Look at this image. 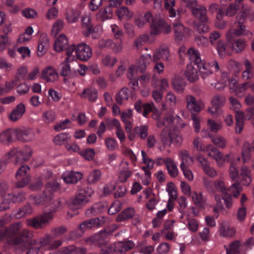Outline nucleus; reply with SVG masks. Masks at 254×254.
Here are the masks:
<instances>
[{"label":"nucleus","instance_id":"obj_35","mask_svg":"<svg viewBox=\"0 0 254 254\" xmlns=\"http://www.w3.org/2000/svg\"><path fill=\"white\" fill-rule=\"evenodd\" d=\"M225 102V98L223 96L216 95L211 101L212 105L214 109V111L211 110H207V112L212 114L213 116H218V109L222 106Z\"/></svg>","mask_w":254,"mask_h":254},{"label":"nucleus","instance_id":"obj_8","mask_svg":"<svg viewBox=\"0 0 254 254\" xmlns=\"http://www.w3.org/2000/svg\"><path fill=\"white\" fill-rule=\"evenodd\" d=\"M245 36L251 39L253 33L247 27L242 24H239L236 29H230L226 33V37L228 41L232 40L235 37Z\"/></svg>","mask_w":254,"mask_h":254},{"label":"nucleus","instance_id":"obj_13","mask_svg":"<svg viewBox=\"0 0 254 254\" xmlns=\"http://www.w3.org/2000/svg\"><path fill=\"white\" fill-rule=\"evenodd\" d=\"M15 140L22 142L31 141L34 137V133L29 128L21 127L14 129Z\"/></svg>","mask_w":254,"mask_h":254},{"label":"nucleus","instance_id":"obj_3","mask_svg":"<svg viewBox=\"0 0 254 254\" xmlns=\"http://www.w3.org/2000/svg\"><path fill=\"white\" fill-rule=\"evenodd\" d=\"M7 186L5 184H0V195L2 197L1 202L0 203V211H4L8 209L12 203L22 201L25 199L23 193H19L17 194L7 193Z\"/></svg>","mask_w":254,"mask_h":254},{"label":"nucleus","instance_id":"obj_16","mask_svg":"<svg viewBox=\"0 0 254 254\" xmlns=\"http://www.w3.org/2000/svg\"><path fill=\"white\" fill-rule=\"evenodd\" d=\"M105 221L106 218L104 217L90 219L83 222L79 226V228L82 231H85L93 228L99 227L103 225Z\"/></svg>","mask_w":254,"mask_h":254},{"label":"nucleus","instance_id":"obj_47","mask_svg":"<svg viewBox=\"0 0 254 254\" xmlns=\"http://www.w3.org/2000/svg\"><path fill=\"white\" fill-rule=\"evenodd\" d=\"M97 14L102 21L111 18L113 16V10L111 6H108L103 9H101L98 12Z\"/></svg>","mask_w":254,"mask_h":254},{"label":"nucleus","instance_id":"obj_56","mask_svg":"<svg viewBox=\"0 0 254 254\" xmlns=\"http://www.w3.org/2000/svg\"><path fill=\"white\" fill-rule=\"evenodd\" d=\"M193 144L198 153H205L206 145L203 138L195 137L193 140Z\"/></svg>","mask_w":254,"mask_h":254},{"label":"nucleus","instance_id":"obj_61","mask_svg":"<svg viewBox=\"0 0 254 254\" xmlns=\"http://www.w3.org/2000/svg\"><path fill=\"white\" fill-rule=\"evenodd\" d=\"M70 138V135L68 133H62L56 135L53 141L57 145H62L68 141Z\"/></svg>","mask_w":254,"mask_h":254},{"label":"nucleus","instance_id":"obj_63","mask_svg":"<svg viewBox=\"0 0 254 254\" xmlns=\"http://www.w3.org/2000/svg\"><path fill=\"white\" fill-rule=\"evenodd\" d=\"M228 190L231 193V195L235 198H238L241 192L242 191V187L239 183H234L231 186Z\"/></svg>","mask_w":254,"mask_h":254},{"label":"nucleus","instance_id":"obj_37","mask_svg":"<svg viewBox=\"0 0 254 254\" xmlns=\"http://www.w3.org/2000/svg\"><path fill=\"white\" fill-rule=\"evenodd\" d=\"M128 163L126 161H122L121 166L122 168L119 174V179L121 182H126L132 175V172L128 170Z\"/></svg>","mask_w":254,"mask_h":254},{"label":"nucleus","instance_id":"obj_36","mask_svg":"<svg viewBox=\"0 0 254 254\" xmlns=\"http://www.w3.org/2000/svg\"><path fill=\"white\" fill-rule=\"evenodd\" d=\"M153 61V57L150 54L141 55L137 62L138 67L140 72H143L148 65Z\"/></svg>","mask_w":254,"mask_h":254},{"label":"nucleus","instance_id":"obj_25","mask_svg":"<svg viewBox=\"0 0 254 254\" xmlns=\"http://www.w3.org/2000/svg\"><path fill=\"white\" fill-rule=\"evenodd\" d=\"M81 12L76 8H67L65 12V18L69 23H74L77 22L80 16Z\"/></svg>","mask_w":254,"mask_h":254},{"label":"nucleus","instance_id":"obj_15","mask_svg":"<svg viewBox=\"0 0 254 254\" xmlns=\"http://www.w3.org/2000/svg\"><path fill=\"white\" fill-rule=\"evenodd\" d=\"M75 55L81 61H86L90 59L92 55L91 48L85 43H80L76 48Z\"/></svg>","mask_w":254,"mask_h":254},{"label":"nucleus","instance_id":"obj_54","mask_svg":"<svg viewBox=\"0 0 254 254\" xmlns=\"http://www.w3.org/2000/svg\"><path fill=\"white\" fill-rule=\"evenodd\" d=\"M234 158V156L233 154L230 157V161H228L231 163V165L229 168V177L230 178L233 180H237L239 177V174L238 170L236 167L235 165V162L232 159Z\"/></svg>","mask_w":254,"mask_h":254},{"label":"nucleus","instance_id":"obj_26","mask_svg":"<svg viewBox=\"0 0 254 254\" xmlns=\"http://www.w3.org/2000/svg\"><path fill=\"white\" fill-rule=\"evenodd\" d=\"M113 245L117 252V254H126L127 251L132 249L134 246V243L130 240L119 242Z\"/></svg>","mask_w":254,"mask_h":254},{"label":"nucleus","instance_id":"obj_30","mask_svg":"<svg viewBox=\"0 0 254 254\" xmlns=\"http://www.w3.org/2000/svg\"><path fill=\"white\" fill-rule=\"evenodd\" d=\"M227 43H224L222 41H219L217 46V50L218 54L221 57H223L226 55H231V41H228L227 39Z\"/></svg>","mask_w":254,"mask_h":254},{"label":"nucleus","instance_id":"obj_40","mask_svg":"<svg viewBox=\"0 0 254 254\" xmlns=\"http://www.w3.org/2000/svg\"><path fill=\"white\" fill-rule=\"evenodd\" d=\"M14 129H7L0 133V142L6 143L15 140Z\"/></svg>","mask_w":254,"mask_h":254},{"label":"nucleus","instance_id":"obj_31","mask_svg":"<svg viewBox=\"0 0 254 254\" xmlns=\"http://www.w3.org/2000/svg\"><path fill=\"white\" fill-rule=\"evenodd\" d=\"M25 112V107L22 103L19 104L8 115L9 119L12 122L19 120Z\"/></svg>","mask_w":254,"mask_h":254},{"label":"nucleus","instance_id":"obj_19","mask_svg":"<svg viewBox=\"0 0 254 254\" xmlns=\"http://www.w3.org/2000/svg\"><path fill=\"white\" fill-rule=\"evenodd\" d=\"M83 177V174L80 172L70 171L64 172L62 175V179L67 184L77 183Z\"/></svg>","mask_w":254,"mask_h":254},{"label":"nucleus","instance_id":"obj_57","mask_svg":"<svg viewBox=\"0 0 254 254\" xmlns=\"http://www.w3.org/2000/svg\"><path fill=\"white\" fill-rule=\"evenodd\" d=\"M102 32V28L101 25H96L93 28L89 27L88 28V30L85 33V35L86 36H88L89 35L91 34L93 38H97Z\"/></svg>","mask_w":254,"mask_h":254},{"label":"nucleus","instance_id":"obj_17","mask_svg":"<svg viewBox=\"0 0 254 254\" xmlns=\"http://www.w3.org/2000/svg\"><path fill=\"white\" fill-rule=\"evenodd\" d=\"M249 83L245 82L243 84H237L235 79H231L229 82L230 90L239 97H242L243 93L248 88Z\"/></svg>","mask_w":254,"mask_h":254},{"label":"nucleus","instance_id":"obj_28","mask_svg":"<svg viewBox=\"0 0 254 254\" xmlns=\"http://www.w3.org/2000/svg\"><path fill=\"white\" fill-rule=\"evenodd\" d=\"M170 56L168 48L167 47H160L156 49L153 55V62L159 60L167 61Z\"/></svg>","mask_w":254,"mask_h":254},{"label":"nucleus","instance_id":"obj_53","mask_svg":"<svg viewBox=\"0 0 254 254\" xmlns=\"http://www.w3.org/2000/svg\"><path fill=\"white\" fill-rule=\"evenodd\" d=\"M117 62V59L116 58L108 54L103 55L101 60L102 64L109 67H113Z\"/></svg>","mask_w":254,"mask_h":254},{"label":"nucleus","instance_id":"obj_43","mask_svg":"<svg viewBox=\"0 0 254 254\" xmlns=\"http://www.w3.org/2000/svg\"><path fill=\"white\" fill-rule=\"evenodd\" d=\"M135 214L134 209L133 208H127L119 214L116 218L118 222H122L131 218Z\"/></svg>","mask_w":254,"mask_h":254},{"label":"nucleus","instance_id":"obj_39","mask_svg":"<svg viewBox=\"0 0 254 254\" xmlns=\"http://www.w3.org/2000/svg\"><path fill=\"white\" fill-rule=\"evenodd\" d=\"M68 44V40L65 35H60L56 40L54 44V49L58 52H61L66 48Z\"/></svg>","mask_w":254,"mask_h":254},{"label":"nucleus","instance_id":"obj_2","mask_svg":"<svg viewBox=\"0 0 254 254\" xmlns=\"http://www.w3.org/2000/svg\"><path fill=\"white\" fill-rule=\"evenodd\" d=\"M134 22L136 26L139 27H143L147 22L152 24L150 26L151 35H157L161 32L168 33L171 31V27L165 22L163 19L154 20L153 15L150 11L147 12L143 16L138 14L134 17Z\"/></svg>","mask_w":254,"mask_h":254},{"label":"nucleus","instance_id":"obj_51","mask_svg":"<svg viewBox=\"0 0 254 254\" xmlns=\"http://www.w3.org/2000/svg\"><path fill=\"white\" fill-rule=\"evenodd\" d=\"M241 247L242 246L239 241H235L229 245L226 249V253L227 254H244L240 253Z\"/></svg>","mask_w":254,"mask_h":254},{"label":"nucleus","instance_id":"obj_50","mask_svg":"<svg viewBox=\"0 0 254 254\" xmlns=\"http://www.w3.org/2000/svg\"><path fill=\"white\" fill-rule=\"evenodd\" d=\"M172 85L174 90L178 92H183L185 88V84L182 79L178 75H175L172 79Z\"/></svg>","mask_w":254,"mask_h":254},{"label":"nucleus","instance_id":"obj_4","mask_svg":"<svg viewBox=\"0 0 254 254\" xmlns=\"http://www.w3.org/2000/svg\"><path fill=\"white\" fill-rule=\"evenodd\" d=\"M32 151L29 146H25L21 149L13 148L7 154L6 157H15V164H20L27 161L31 157Z\"/></svg>","mask_w":254,"mask_h":254},{"label":"nucleus","instance_id":"obj_60","mask_svg":"<svg viewBox=\"0 0 254 254\" xmlns=\"http://www.w3.org/2000/svg\"><path fill=\"white\" fill-rule=\"evenodd\" d=\"M148 127L145 125H140L135 127L133 129L135 134L142 139H145L147 136Z\"/></svg>","mask_w":254,"mask_h":254},{"label":"nucleus","instance_id":"obj_33","mask_svg":"<svg viewBox=\"0 0 254 254\" xmlns=\"http://www.w3.org/2000/svg\"><path fill=\"white\" fill-rule=\"evenodd\" d=\"M243 0H235L234 2L231 3L226 10L225 15L228 16L235 15L238 10L244 7Z\"/></svg>","mask_w":254,"mask_h":254},{"label":"nucleus","instance_id":"obj_45","mask_svg":"<svg viewBox=\"0 0 254 254\" xmlns=\"http://www.w3.org/2000/svg\"><path fill=\"white\" fill-rule=\"evenodd\" d=\"M167 163V164L166 165V167L168 170V174L171 177L176 178L179 173L177 164L172 158H170L169 161Z\"/></svg>","mask_w":254,"mask_h":254},{"label":"nucleus","instance_id":"obj_6","mask_svg":"<svg viewBox=\"0 0 254 254\" xmlns=\"http://www.w3.org/2000/svg\"><path fill=\"white\" fill-rule=\"evenodd\" d=\"M53 218V215L50 212L39 217L27 220L26 224L35 229L41 228L45 227Z\"/></svg>","mask_w":254,"mask_h":254},{"label":"nucleus","instance_id":"obj_11","mask_svg":"<svg viewBox=\"0 0 254 254\" xmlns=\"http://www.w3.org/2000/svg\"><path fill=\"white\" fill-rule=\"evenodd\" d=\"M22 227L21 223L17 222L6 228L4 230L5 242L9 245H12L10 240L17 238V235L19 234Z\"/></svg>","mask_w":254,"mask_h":254},{"label":"nucleus","instance_id":"obj_58","mask_svg":"<svg viewBox=\"0 0 254 254\" xmlns=\"http://www.w3.org/2000/svg\"><path fill=\"white\" fill-rule=\"evenodd\" d=\"M139 70L138 66L135 64L130 65L127 70V76L129 79H138V71Z\"/></svg>","mask_w":254,"mask_h":254},{"label":"nucleus","instance_id":"obj_55","mask_svg":"<svg viewBox=\"0 0 254 254\" xmlns=\"http://www.w3.org/2000/svg\"><path fill=\"white\" fill-rule=\"evenodd\" d=\"M222 127V123L220 121H216L212 120L207 121V129L210 131L216 133Z\"/></svg>","mask_w":254,"mask_h":254},{"label":"nucleus","instance_id":"obj_27","mask_svg":"<svg viewBox=\"0 0 254 254\" xmlns=\"http://www.w3.org/2000/svg\"><path fill=\"white\" fill-rule=\"evenodd\" d=\"M190 8L196 21L201 22L206 21V9L204 6L196 4L194 7Z\"/></svg>","mask_w":254,"mask_h":254},{"label":"nucleus","instance_id":"obj_9","mask_svg":"<svg viewBox=\"0 0 254 254\" xmlns=\"http://www.w3.org/2000/svg\"><path fill=\"white\" fill-rule=\"evenodd\" d=\"M93 190L88 187L78 190L73 203L75 205H82L89 201V197L93 193Z\"/></svg>","mask_w":254,"mask_h":254},{"label":"nucleus","instance_id":"obj_22","mask_svg":"<svg viewBox=\"0 0 254 254\" xmlns=\"http://www.w3.org/2000/svg\"><path fill=\"white\" fill-rule=\"evenodd\" d=\"M173 124L169 127H165L161 134V141L162 142L164 147H159L161 151L164 150L166 146H170L171 145V140L172 137L173 132L170 130V128L172 127Z\"/></svg>","mask_w":254,"mask_h":254},{"label":"nucleus","instance_id":"obj_59","mask_svg":"<svg viewBox=\"0 0 254 254\" xmlns=\"http://www.w3.org/2000/svg\"><path fill=\"white\" fill-rule=\"evenodd\" d=\"M49 202L48 205H50V208L53 212L60 210L62 209L65 203V201L64 199H58L53 201L52 202Z\"/></svg>","mask_w":254,"mask_h":254},{"label":"nucleus","instance_id":"obj_29","mask_svg":"<svg viewBox=\"0 0 254 254\" xmlns=\"http://www.w3.org/2000/svg\"><path fill=\"white\" fill-rule=\"evenodd\" d=\"M49 38L46 34L41 35L37 46V55L39 57L43 56L49 47Z\"/></svg>","mask_w":254,"mask_h":254},{"label":"nucleus","instance_id":"obj_48","mask_svg":"<svg viewBox=\"0 0 254 254\" xmlns=\"http://www.w3.org/2000/svg\"><path fill=\"white\" fill-rule=\"evenodd\" d=\"M86 250L82 247L76 248L73 246L65 247L62 250L63 254H84Z\"/></svg>","mask_w":254,"mask_h":254},{"label":"nucleus","instance_id":"obj_46","mask_svg":"<svg viewBox=\"0 0 254 254\" xmlns=\"http://www.w3.org/2000/svg\"><path fill=\"white\" fill-rule=\"evenodd\" d=\"M116 14L120 19H125L128 20L133 16L132 12L130 11L127 7L124 6L118 9L116 11Z\"/></svg>","mask_w":254,"mask_h":254},{"label":"nucleus","instance_id":"obj_52","mask_svg":"<svg viewBox=\"0 0 254 254\" xmlns=\"http://www.w3.org/2000/svg\"><path fill=\"white\" fill-rule=\"evenodd\" d=\"M164 7L168 12L169 16L175 17L176 15V11L174 8L175 5V0H164Z\"/></svg>","mask_w":254,"mask_h":254},{"label":"nucleus","instance_id":"obj_14","mask_svg":"<svg viewBox=\"0 0 254 254\" xmlns=\"http://www.w3.org/2000/svg\"><path fill=\"white\" fill-rule=\"evenodd\" d=\"M187 109L192 113L199 112L204 107V105L200 100H196V98L191 95H188L186 97Z\"/></svg>","mask_w":254,"mask_h":254},{"label":"nucleus","instance_id":"obj_18","mask_svg":"<svg viewBox=\"0 0 254 254\" xmlns=\"http://www.w3.org/2000/svg\"><path fill=\"white\" fill-rule=\"evenodd\" d=\"M42 78L47 82H53L58 79V74L57 70L51 66L44 68L41 73Z\"/></svg>","mask_w":254,"mask_h":254},{"label":"nucleus","instance_id":"obj_10","mask_svg":"<svg viewBox=\"0 0 254 254\" xmlns=\"http://www.w3.org/2000/svg\"><path fill=\"white\" fill-rule=\"evenodd\" d=\"M173 115L174 111L173 110H171L166 114L164 119L163 121L159 120V119L160 117V114L158 111L157 110L153 112L152 118L154 119L157 120L156 123L157 126L158 127L162 128L164 126L165 127H169L173 124L174 120Z\"/></svg>","mask_w":254,"mask_h":254},{"label":"nucleus","instance_id":"obj_34","mask_svg":"<svg viewBox=\"0 0 254 254\" xmlns=\"http://www.w3.org/2000/svg\"><path fill=\"white\" fill-rule=\"evenodd\" d=\"M179 158L181 163L180 167L190 166L193 163V158L190 156L189 153L186 150H181L178 154Z\"/></svg>","mask_w":254,"mask_h":254},{"label":"nucleus","instance_id":"obj_38","mask_svg":"<svg viewBox=\"0 0 254 254\" xmlns=\"http://www.w3.org/2000/svg\"><path fill=\"white\" fill-rule=\"evenodd\" d=\"M185 75L188 80L191 82H195L198 78L197 70L191 63L188 64Z\"/></svg>","mask_w":254,"mask_h":254},{"label":"nucleus","instance_id":"obj_42","mask_svg":"<svg viewBox=\"0 0 254 254\" xmlns=\"http://www.w3.org/2000/svg\"><path fill=\"white\" fill-rule=\"evenodd\" d=\"M247 46L246 42L242 38H239L231 42V50L236 53H240L244 51Z\"/></svg>","mask_w":254,"mask_h":254},{"label":"nucleus","instance_id":"obj_12","mask_svg":"<svg viewBox=\"0 0 254 254\" xmlns=\"http://www.w3.org/2000/svg\"><path fill=\"white\" fill-rule=\"evenodd\" d=\"M232 155V154H229L224 156L217 149L207 146V156L215 160L219 166L222 165L226 161H230Z\"/></svg>","mask_w":254,"mask_h":254},{"label":"nucleus","instance_id":"obj_62","mask_svg":"<svg viewBox=\"0 0 254 254\" xmlns=\"http://www.w3.org/2000/svg\"><path fill=\"white\" fill-rule=\"evenodd\" d=\"M42 118L46 124H50L55 120L56 113L54 111L49 110L43 113Z\"/></svg>","mask_w":254,"mask_h":254},{"label":"nucleus","instance_id":"obj_44","mask_svg":"<svg viewBox=\"0 0 254 254\" xmlns=\"http://www.w3.org/2000/svg\"><path fill=\"white\" fill-rule=\"evenodd\" d=\"M252 148L250 143L246 142L244 143L242 149V158L244 163L250 161L251 158Z\"/></svg>","mask_w":254,"mask_h":254},{"label":"nucleus","instance_id":"obj_7","mask_svg":"<svg viewBox=\"0 0 254 254\" xmlns=\"http://www.w3.org/2000/svg\"><path fill=\"white\" fill-rule=\"evenodd\" d=\"M29 170V167L26 165H22L18 168L15 174V177L18 180L16 183L17 187L23 188L30 182L31 177L28 174Z\"/></svg>","mask_w":254,"mask_h":254},{"label":"nucleus","instance_id":"obj_23","mask_svg":"<svg viewBox=\"0 0 254 254\" xmlns=\"http://www.w3.org/2000/svg\"><path fill=\"white\" fill-rule=\"evenodd\" d=\"M219 232L222 237L231 238L236 234V230L228 222L224 221L221 224Z\"/></svg>","mask_w":254,"mask_h":254},{"label":"nucleus","instance_id":"obj_1","mask_svg":"<svg viewBox=\"0 0 254 254\" xmlns=\"http://www.w3.org/2000/svg\"><path fill=\"white\" fill-rule=\"evenodd\" d=\"M33 233L26 229H22L19 233V236L11 240L12 245H21L28 249L27 254H38L40 249L53 250L60 246L61 240L50 241L48 237L36 240L33 239Z\"/></svg>","mask_w":254,"mask_h":254},{"label":"nucleus","instance_id":"obj_49","mask_svg":"<svg viewBox=\"0 0 254 254\" xmlns=\"http://www.w3.org/2000/svg\"><path fill=\"white\" fill-rule=\"evenodd\" d=\"M30 200L32 203L36 205H45L48 206L49 202L51 201L50 199H48L46 196H44V192L42 196H31Z\"/></svg>","mask_w":254,"mask_h":254},{"label":"nucleus","instance_id":"obj_20","mask_svg":"<svg viewBox=\"0 0 254 254\" xmlns=\"http://www.w3.org/2000/svg\"><path fill=\"white\" fill-rule=\"evenodd\" d=\"M173 25L175 39L178 41L182 40L185 35L190 33L189 29L184 27L180 21L173 23Z\"/></svg>","mask_w":254,"mask_h":254},{"label":"nucleus","instance_id":"obj_21","mask_svg":"<svg viewBox=\"0 0 254 254\" xmlns=\"http://www.w3.org/2000/svg\"><path fill=\"white\" fill-rule=\"evenodd\" d=\"M79 95L82 99H87L91 102H95L98 98V91L95 88L88 87L84 88Z\"/></svg>","mask_w":254,"mask_h":254},{"label":"nucleus","instance_id":"obj_41","mask_svg":"<svg viewBox=\"0 0 254 254\" xmlns=\"http://www.w3.org/2000/svg\"><path fill=\"white\" fill-rule=\"evenodd\" d=\"M102 173L99 169H94L88 175L87 181L89 184H95L99 182L102 178Z\"/></svg>","mask_w":254,"mask_h":254},{"label":"nucleus","instance_id":"obj_32","mask_svg":"<svg viewBox=\"0 0 254 254\" xmlns=\"http://www.w3.org/2000/svg\"><path fill=\"white\" fill-rule=\"evenodd\" d=\"M240 177L241 182L244 186H249L252 182L251 171L249 167L244 165L240 169Z\"/></svg>","mask_w":254,"mask_h":254},{"label":"nucleus","instance_id":"obj_24","mask_svg":"<svg viewBox=\"0 0 254 254\" xmlns=\"http://www.w3.org/2000/svg\"><path fill=\"white\" fill-rule=\"evenodd\" d=\"M60 189V185L56 181L49 182L46 186L45 190L44 191V196H46L48 199L51 200L54 197V193Z\"/></svg>","mask_w":254,"mask_h":254},{"label":"nucleus","instance_id":"obj_5","mask_svg":"<svg viewBox=\"0 0 254 254\" xmlns=\"http://www.w3.org/2000/svg\"><path fill=\"white\" fill-rule=\"evenodd\" d=\"M186 56L191 62H193L197 65L201 76L204 79L206 76V65L204 61L202 62L198 51L194 48L191 47L188 50Z\"/></svg>","mask_w":254,"mask_h":254},{"label":"nucleus","instance_id":"obj_64","mask_svg":"<svg viewBox=\"0 0 254 254\" xmlns=\"http://www.w3.org/2000/svg\"><path fill=\"white\" fill-rule=\"evenodd\" d=\"M32 212V209L30 205H26L20 208L16 213L14 214L17 218H20L27 215L30 214Z\"/></svg>","mask_w":254,"mask_h":254}]
</instances>
